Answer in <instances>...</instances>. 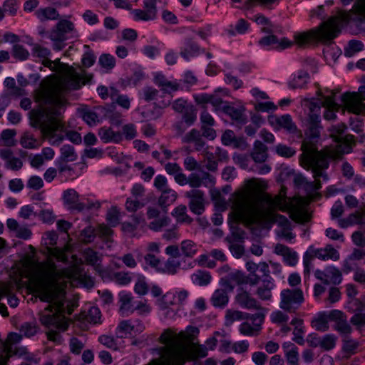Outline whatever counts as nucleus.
<instances>
[{
  "instance_id": "nucleus-13",
  "label": "nucleus",
  "mask_w": 365,
  "mask_h": 365,
  "mask_svg": "<svg viewBox=\"0 0 365 365\" xmlns=\"http://www.w3.org/2000/svg\"><path fill=\"white\" fill-rule=\"evenodd\" d=\"M200 173H192L190 174V186L192 188H197L202 185L205 187L213 186L215 183V178L209 173L199 170Z\"/></svg>"
},
{
  "instance_id": "nucleus-39",
  "label": "nucleus",
  "mask_w": 365,
  "mask_h": 365,
  "mask_svg": "<svg viewBox=\"0 0 365 365\" xmlns=\"http://www.w3.org/2000/svg\"><path fill=\"white\" fill-rule=\"evenodd\" d=\"M71 250V246L67 244L64 246L63 249H61L58 247L48 248V252L49 253L51 257L56 258L58 261L66 262L68 260V257L67 255H66V252H70Z\"/></svg>"
},
{
  "instance_id": "nucleus-24",
  "label": "nucleus",
  "mask_w": 365,
  "mask_h": 365,
  "mask_svg": "<svg viewBox=\"0 0 365 365\" xmlns=\"http://www.w3.org/2000/svg\"><path fill=\"white\" fill-rule=\"evenodd\" d=\"M272 125H276L279 128H282L289 133H294L297 130V126L292 122L289 115H284L280 117H272L269 119Z\"/></svg>"
},
{
  "instance_id": "nucleus-32",
  "label": "nucleus",
  "mask_w": 365,
  "mask_h": 365,
  "mask_svg": "<svg viewBox=\"0 0 365 365\" xmlns=\"http://www.w3.org/2000/svg\"><path fill=\"white\" fill-rule=\"evenodd\" d=\"M331 311L324 312L318 315V317L313 322L315 329L320 331H326L329 329V321L332 320L331 317Z\"/></svg>"
},
{
  "instance_id": "nucleus-46",
  "label": "nucleus",
  "mask_w": 365,
  "mask_h": 365,
  "mask_svg": "<svg viewBox=\"0 0 365 365\" xmlns=\"http://www.w3.org/2000/svg\"><path fill=\"white\" fill-rule=\"evenodd\" d=\"M182 120L184 121L187 126H191L196 121L197 110L192 105L187 108V109L182 113Z\"/></svg>"
},
{
  "instance_id": "nucleus-57",
  "label": "nucleus",
  "mask_w": 365,
  "mask_h": 365,
  "mask_svg": "<svg viewBox=\"0 0 365 365\" xmlns=\"http://www.w3.org/2000/svg\"><path fill=\"white\" fill-rule=\"evenodd\" d=\"M198 49L199 47L195 43L191 40H187L186 46L180 51V55L185 59L188 60L190 56L195 54Z\"/></svg>"
},
{
  "instance_id": "nucleus-56",
  "label": "nucleus",
  "mask_w": 365,
  "mask_h": 365,
  "mask_svg": "<svg viewBox=\"0 0 365 365\" xmlns=\"http://www.w3.org/2000/svg\"><path fill=\"white\" fill-rule=\"evenodd\" d=\"M202 155L205 160L207 161L205 165L206 168L211 172H216L217 170V162L215 160L214 153L209 152L206 149L203 150Z\"/></svg>"
},
{
  "instance_id": "nucleus-58",
  "label": "nucleus",
  "mask_w": 365,
  "mask_h": 365,
  "mask_svg": "<svg viewBox=\"0 0 365 365\" xmlns=\"http://www.w3.org/2000/svg\"><path fill=\"white\" fill-rule=\"evenodd\" d=\"M144 260L147 265L155 269L158 272L161 267V261L155 254L146 253L144 256Z\"/></svg>"
},
{
  "instance_id": "nucleus-2",
  "label": "nucleus",
  "mask_w": 365,
  "mask_h": 365,
  "mask_svg": "<svg viewBox=\"0 0 365 365\" xmlns=\"http://www.w3.org/2000/svg\"><path fill=\"white\" fill-rule=\"evenodd\" d=\"M265 186L264 182L256 178L246 181L245 189L235 192L230 198L232 212L230 216L236 222L252 224L259 222L269 227L277 224L279 228L287 226L291 222L284 215L276 212L277 210L289 211L292 220L304 223L309 220L308 212L299 205L287 202L284 195L274 197L264 196L263 201L266 207L261 210L259 207V197L257 192Z\"/></svg>"
},
{
  "instance_id": "nucleus-53",
  "label": "nucleus",
  "mask_w": 365,
  "mask_h": 365,
  "mask_svg": "<svg viewBox=\"0 0 365 365\" xmlns=\"http://www.w3.org/2000/svg\"><path fill=\"white\" fill-rule=\"evenodd\" d=\"M309 79V74L307 72L301 71L298 73L297 76L289 83V85L293 88H302L307 83Z\"/></svg>"
},
{
  "instance_id": "nucleus-45",
  "label": "nucleus",
  "mask_w": 365,
  "mask_h": 365,
  "mask_svg": "<svg viewBox=\"0 0 365 365\" xmlns=\"http://www.w3.org/2000/svg\"><path fill=\"white\" fill-rule=\"evenodd\" d=\"M364 48V44L361 41L358 40H351L349 41L346 47L344 49L346 56L351 57L357 52L361 51Z\"/></svg>"
},
{
  "instance_id": "nucleus-27",
  "label": "nucleus",
  "mask_w": 365,
  "mask_h": 365,
  "mask_svg": "<svg viewBox=\"0 0 365 365\" xmlns=\"http://www.w3.org/2000/svg\"><path fill=\"white\" fill-rule=\"evenodd\" d=\"M98 135L104 142L118 143L122 140V135L119 132H115L110 128L103 127L99 129Z\"/></svg>"
},
{
  "instance_id": "nucleus-18",
  "label": "nucleus",
  "mask_w": 365,
  "mask_h": 365,
  "mask_svg": "<svg viewBox=\"0 0 365 365\" xmlns=\"http://www.w3.org/2000/svg\"><path fill=\"white\" fill-rule=\"evenodd\" d=\"M65 205L69 210L81 212L83 210V202L79 200L78 192L73 189H68L63 192Z\"/></svg>"
},
{
  "instance_id": "nucleus-26",
  "label": "nucleus",
  "mask_w": 365,
  "mask_h": 365,
  "mask_svg": "<svg viewBox=\"0 0 365 365\" xmlns=\"http://www.w3.org/2000/svg\"><path fill=\"white\" fill-rule=\"evenodd\" d=\"M282 348L288 365H299L297 347L291 342H286L283 344Z\"/></svg>"
},
{
  "instance_id": "nucleus-21",
  "label": "nucleus",
  "mask_w": 365,
  "mask_h": 365,
  "mask_svg": "<svg viewBox=\"0 0 365 365\" xmlns=\"http://www.w3.org/2000/svg\"><path fill=\"white\" fill-rule=\"evenodd\" d=\"M245 111V108L244 106L234 107L227 104V106L223 107V112L240 125L245 124L247 122Z\"/></svg>"
},
{
  "instance_id": "nucleus-5",
  "label": "nucleus",
  "mask_w": 365,
  "mask_h": 365,
  "mask_svg": "<svg viewBox=\"0 0 365 365\" xmlns=\"http://www.w3.org/2000/svg\"><path fill=\"white\" fill-rule=\"evenodd\" d=\"M353 22L359 30L365 32V0H356L350 13L341 12L315 29L294 34V41L300 48H306L317 41H325L335 38L344 24Z\"/></svg>"
},
{
  "instance_id": "nucleus-28",
  "label": "nucleus",
  "mask_w": 365,
  "mask_h": 365,
  "mask_svg": "<svg viewBox=\"0 0 365 365\" xmlns=\"http://www.w3.org/2000/svg\"><path fill=\"white\" fill-rule=\"evenodd\" d=\"M36 15L41 21L58 20L60 19V14L58 11L51 6L38 9L36 11Z\"/></svg>"
},
{
  "instance_id": "nucleus-23",
  "label": "nucleus",
  "mask_w": 365,
  "mask_h": 365,
  "mask_svg": "<svg viewBox=\"0 0 365 365\" xmlns=\"http://www.w3.org/2000/svg\"><path fill=\"white\" fill-rule=\"evenodd\" d=\"M274 287L271 279H264L262 284L257 288L255 294L263 301L270 300L272 297V290Z\"/></svg>"
},
{
  "instance_id": "nucleus-29",
  "label": "nucleus",
  "mask_w": 365,
  "mask_h": 365,
  "mask_svg": "<svg viewBox=\"0 0 365 365\" xmlns=\"http://www.w3.org/2000/svg\"><path fill=\"white\" fill-rule=\"evenodd\" d=\"M177 196V192L171 188L161 191V195L158 201V205L165 209L176 200Z\"/></svg>"
},
{
  "instance_id": "nucleus-38",
  "label": "nucleus",
  "mask_w": 365,
  "mask_h": 365,
  "mask_svg": "<svg viewBox=\"0 0 365 365\" xmlns=\"http://www.w3.org/2000/svg\"><path fill=\"white\" fill-rule=\"evenodd\" d=\"M172 215L180 223L190 224L192 222V219L187 214V207L185 205H180L176 207L173 210Z\"/></svg>"
},
{
  "instance_id": "nucleus-60",
  "label": "nucleus",
  "mask_w": 365,
  "mask_h": 365,
  "mask_svg": "<svg viewBox=\"0 0 365 365\" xmlns=\"http://www.w3.org/2000/svg\"><path fill=\"white\" fill-rule=\"evenodd\" d=\"M275 151L278 155L287 158L292 157L296 153L294 149L283 144L277 145L275 147Z\"/></svg>"
},
{
  "instance_id": "nucleus-25",
  "label": "nucleus",
  "mask_w": 365,
  "mask_h": 365,
  "mask_svg": "<svg viewBox=\"0 0 365 365\" xmlns=\"http://www.w3.org/2000/svg\"><path fill=\"white\" fill-rule=\"evenodd\" d=\"M250 155L255 163H264L268 157L267 147L261 141L256 140L254 143L253 149Z\"/></svg>"
},
{
  "instance_id": "nucleus-3",
  "label": "nucleus",
  "mask_w": 365,
  "mask_h": 365,
  "mask_svg": "<svg viewBox=\"0 0 365 365\" xmlns=\"http://www.w3.org/2000/svg\"><path fill=\"white\" fill-rule=\"evenodd\" d=\"M305 106L309 110L308 118V130L307 137L302 145V154L300 155V164L307 170H312L314 180L307 182V188L317 190L321 188V182L328 180L326 170L329 168V160H339L344 153H350L348 146L347 150H331L325 148L320 151L317 150L315 142L319 135L320 128V106L314 100L307 101Z\"/></svg>"
},
{
  "instance_id": "nucleus-7",
  "label": "nucleus",
  "mask_w": 365,
  "mask_h": 365,
  "mask_svg": "<svg viewBox=\"0 0 365 365\" xmlns=\"http://www.w3.org/2000/svg\"><path fill=\"white\" fill-rule=\"evenodd\" d=\"M304 294L300 289H284L280 293L279 307L289 313H294L303 303Z\"/></svg>"
},
{
  "instance_id": "nucleus-9",
  "label": "nucleus",
  "mask_w": 365,
  "mask_h": 365,
  "mask_svg": "<svg viewBox=\"0 0 365 365\" xmlns=\"http://www.w3.org/2000/svg\"><path fill=\"white\" fill-rule=\"evenodd\" d=\"M73 22L66 19L60 20L49 33L51 40L66 41L67 35L75 31Z\"/></svg>"
},
{
  "instance_id": "nucleus-36",
  "label": "nucleus",
  "mask_w": 365,
  "mask_h": 365,
  "mask_svg": "<svg viewBox=\"0 0 365 365\" xmlns=\"http://www.w3.org/2000/svg\"><path fill=\"white\" fill-rule=\"evenodd\" d=\"M83 257L88 264L98 269L101 257L97 252L91 248H87L83 250Z\"/></svg>"
},
{
  "instance_id": "nucleus-44",
  "label": "nucleus",
  "mask_w": 365,
  "mask_h": 365,
  "mask_svg": "<svg viewBox=\"0 0 365 365\" xmlns=\"http://www.w3.org/2000/svg\"><path fill=\"white\" fill-rule=\"evenodd\" d=\"M120 302L121 304L120 306V312L123 315L128 314L129 312L132 313L134 311L131 304L132 297L130 294H120Z\"/></svg>"
},
{
  "instance_id": "nucleus-34",
  "label": "nucleus",
  "mask_w": 365,
  "mask_h": 365,
  "mask_svg": "<svg viewBox=\"0 0 365 365\" xmlns=\"http://www.w3.org/2000/svg\"><path fill=\"white\" fill-rule=\"evenodd\" d=\"M229 302L227 292L222 289H216L211 297V302L215 307H224Z\"/></svg>"
},
{
  "instance_id": "nucleus-10",
  "label": "nucleus",
  "mask_w": 365,
  "mask_h": 365,
  "mask_svg": "<svg viewBox=\"0 0 365 365\" xmlns=\"http://www.w3.org/2000/svg\"><path fill=\"white\" fill-rule=\"evenodd\" d=\"M237 304L247 309H260L261 306L259 302L243 287H239L235 297Z\"/></svg>"
},
{
  "instance_id": "nucleus-31",
  "label": "nucleus",
  "mask_w": 365,
  "mask_h": 365,
  "mask_svg": "<svg viewBox=\"0 0 365 365\" xmlns=\"http://www.w3.org/2000/svg\"><path fill=\"white\" fill-rule=\"evenodd\" d=\"M181 263L178 259L168 258L163 265L161 264L159 272L174 275L178 272Z\"/></svg>"
},
{
  "instance_id": "nucleus-8",
  "label": "nucleus",
  "mask_w": 365,
  "mask_h": 365,
  "mask_svg": "<svg viewBox=\"0 0 365 365\" xmlns=\"http://www.w3.org/2000/svg\"><path fill=\"white\" fill-rule=\"evenodd\" d=\"M344 108L354 114L365 111V86L359 87L357 93H345L341 97Z\"/></svg>"
},
{
  "instance_id": "nucleus-41",
  "label": "nucleus",
  "mask_w": 365,
  "mask_h": 365,
  "mask_svg": "<svg viewBox=\"0 0 365 365\" xmlns=\"http://www.w3.org/2000/svg\"><path fill=\"white\" fill-rule=\"evenodd\" d=\"M291 324L294 326V329L293 331L294 338L293 340L300 345H303L304 344V340L303 338V327H302V320L294 318L292 320Z\"/></svg>"
},
{
  "instance_id": "nucleus-19",
  "label": "nucleus",
  "mask_w": 365,
  "mask_h": 365,
  "mask_svg": "<svg viewBox=\"0 0 365 365\" xmlns=\"http://www.w3.org/2000/svg\"><path fill=\"white\" fill-rule=\"evenodd\" d=\"M183 143H193L196 151H201L205 145V141L201 135L200 130L193 128L182 138Z\"/></svg>"
},
{
  "instance_id": "nucleus-59",
  "label": "nucleus",
  "mask_w": 365,
  "mask_h": 365,
  "mask_svg": "<svg viewBox=\"0 0 365 365\" xmlns=\"http://www.w3.org/2000/svg\"><path fill=\"white\" fill-rule=\"evenodd\" d=\"M16 130L12 129H6L3 130L1 133V138L4 141V145L8 147L14 146L16 144L14 136Z\"/></svg>"
},
{
  "instance_id": "nucleus-50",
  "label": "nucleus",
  "mask_w": 365,
  "mask_h": 365,
  "mask_svg": "<svg viewBox=\"0 0 365 365\" xmlns=\"http://www.w3.org/2000/svg\"><path fill=\"white\" fill-rule=\"evenodd\" d=\"M170 221V220L168 217L163 216L150 222L148 225V227L153 231L159 232L163 227H167L169 225Z\"/></svg>"
},
{
  "instance_id": "nucleus-14",
  "label": "nucleus",
  "mask_w": 365,
  "mask_h": 365,
  "mask_svg": "<svg viewBox=\"0 0 365 365\" xmlns=\"http://www.w3.org/2000/svg\"><path fill=\"white\" fill-rule=\"evenodd\" d=\"M333 322L336 323L335 329L341 334L346 336L351 332V327L347 322L346 316L344 313L338 309L331 310V315Z\"/></svg>"
},
{
  "instance_id": "nucleus-52",
  "label": "nucleus",
  "mask_w": 365,
  "mask_h": 365,
  "mask_svg": "<svg viewBox=\"0 0 365 365\" xmlns=\"http://www.w3.org/2000/svg\"><path fill=\"white\" fill-rule=\"evenodd\" d=\"M20 334L26 337H31L38 331V327L36 324L26 322L19 329Z\"/></svg>"
},
{
  "instance_id": "nucleus-12",
  "label": "nucleus",
  "mask_w": 365,
  "mask_h": 365,
  "mask_svg": "<svg viewBox=\"0 0 365 365\" xmlns=\"http://www.w3.org/2000/svg\"><path fill=\"white\" fill-rule=\"evenodd\" d=\"M185 197L190 199L189 208L195 214L200 215L205 210L204 193L197 189L186 192Z\"/></svg>"
},
{
  "instance_id": "nucleus-4",
  "label": "nucleus",
  "mask_w": 365,
  "mask_h": 365,
  "mask_svg": "<svg viewBox=\"0 0 365 365\" xmlns=\"http://www.w3.org/2000/svg\"><path fill=\"white\" fill-rule=\"evenodd\" d=\"M42 275L48 283L40 289L38 297L49 304L38 313L39 321L48 329L65 331L68 328L65 314H71L77 305L65 299V292L58 285V280L64 277L72 278L73 274L67 269H57L49 259L42 267Z\"/></svg>"
},
{
  "instance_id": "nucleus-1",
  "label": "nucleus",
  "mask_w": 365,
  "mask_h": 365,
  "mask_svg": "<svg viewBox=\"0 0 365 365\" xmlns=\"http://www.w3.org/2000/svg\"><path fill=\"white\" fill-rule=\"evenodd\" d=\"M92 77L91 74H87L84 70L81 69L78 73L73 68H70L56 81L41 84L35 91L34 101L38 107L29 112L31 125L40 129L51 145L58 146L63 140V136L56 132L63 128V114L68 105L65 93L79 89L82 85L89 82Z\"/></svg>"
},
{
  "instance_id": "nucleus-22",
  "label": "nucleus",
  "mask_w": 365,
  "mask_h": 365,
  "mask_svg": "<svg viewBox=\"0 0 365 365\" xmlns=\"http://www.w3.org/2000/svg\"><path fill=\"white\" fill-rule=\"evenodd\" d=\"M274 252L275 254L282 256L284 260L289 266H294L297 264V253L292 251L288 247L282 244H277L274 247Z\"/></svg>"
},
{
  "instance_id": "nucleus-47",
  "label": "nucleus",
  "mask_w": 365,
  "mask_h": 365,
  "mask_svg": "<svg viewBox=\"0 0 365 365\" xmlns=\"http://www.w3.org/2000/svg\"><path fill=\"white\" fill-rule=\"evenodd\" d=\"M100 66L106 71H110L115 66V59L113 56L108 53H103L98 59Z\"/></svg>"
},
{
  "instance_id": "nucleus-61",
  "label": "nucleus",
  "mask_w": 365,
  "mask_h": 365,
  "mask_svg": "<svg viewBox=\"0 0 365 365\" xmlns=\"http://www.w3.org/2000/svg\"><path fill=\"white\" fill-rule=\"evenodd\" d=\"M244 319V314L238 310L227 309L226 311V324H231L235 321H240Z\"/></svg>"
},
{
  "instance_id": "nucleus-63",
  "label": "nucleus",
  "mask_w": 365,
  "mask_h": 365,
  "mask_svg": "<svg viewBox=\"0 0 365 365\" xmlns=\"http://www.w3.org/2000/svg\"><path fill=\"white\" fill-rule=\"evenodd\" d=\"M21 145L28 149H32L36 147V140L34 138L33 135L25 133L22 135L21 140Z\"/></svg>"
},
{
  "instance_id": "nucleus-55",
  "label": "nucleus",
  "mask_w": 365,
  "mask_h": 365,
  "mask_svg": "<svg viewBox=\"0 0 365 365\" xmlns=\"http://www.w3.org/2000/svg\"><path fill=\"white\" fill-rule=\"evenodd\" d=\"M22 335L17 333H10L8 335L6 341L4 343L6 352L15 349L17 344L21 341Z\"/></svg>"
},
{
  "instance_id": "nucleus-15",
  "label": "nucleus",
  "mask_w": 365,
  "mask_h": 365,
  "mask_svg": "<svg viewBox=\"0 0 365 365\" xmlns=\"http://www.w3.org/2000/svg\"><path fill=\"white\" fill-rule=\"evenodd\" d=\"M309 253L312 257H317L322 260H338L339 259V252L331 245H327L324 248L315 249L312 247L309 248Z\"/></svg>"
},
{
  "instance_id": "nucleus-33",
  "label": "nucleus",
  "mask_w": 365,
  "mask_h": 365,
  "mask_svg": "<svg viewBox=\"0 0 365 365\" xmlns=\"http://www.w3.org/2000/svg\"><path fill=\"white\" fill-rule=\"evenodd\" d=\"M50 54L51 52L47 48L43 47L38 44L34 45L32 48L33 56L42 59L43 64L47 67H51L53 63L51 60L48 59Z\"/></svg>"
},
{
  "instance_id": "nucleus-16",
  "label": "nucleus",
  "mask_w": 365,
  "mask_h": 365,
  "mask_svg": "<svg viewBox=\"0 0 365 365\" xmlns=\"http://www.w3.org/2000/svg\"><path fill=\"white\" fill-rule=\"evenodd\" d=\"M0 157L5 160V168L13 171H19L23 168V161L13 155L10 149H0Z\"/></svg>"
},
{
  "instance_id": "nucleus-30",
  "label": "nucleus",
  "mask_w": 365,
  "mask_h": 365,
  "mask_svg": "<svg viewBox=\"0 0 365 365\" xmlns=\"http://www.w3.org/2000/svg\"><path fill=\"white\" fill-rule=\"evenodd\" d=\"M180 251L184 257L192 258L198 251L197 244L191 240H185L180 242Z\"/></svg>"
},
{
  "instance_id": "nucleus-49",
  "label": "nucleus",
  "mask_w": 365,
  "mask_h": 365,
  "mask_svg": "<svg viewBox=\"0 0 365 365\" xmlns=\"http://www.w3.org/2000/svg\"><path fill=\"white\" fill-rule=\"evenodd\" d=\"M6 284L9 286V290L8 293L4 294L2 292V294L1 295V299L3 297H7L8 304L10 305V307H14V308L16 307L19 304V299L14 294L15 284L13 282L9 281V282H6Z\"/></svg>"
},
{
  "instance_id": "nucleus-54",
  "label": "nucleus",
  "mask_w": 365,
  "mask_h": 365,
  "mask_svg": "<svg viewBox=\"0 0 365 365\" xmlns=\"http://www.w3.org/2000/svg\"><path fill=\"white\" fill-rule=\"evenodd\" d=\"M12 55L19 61H25L29 58V52L24 46L16 43L12 47Z\"/></svg>"
},
{
  "instance_id": "nucleus-43",
  "label": "nucleus",
  "mask_w": 365,
  "mask_h": 365,
  "mask_svg": "<svg viewBox=\"0 0 365 365\" xmlns=\"http://www.w3.org/2000/svg\"><path fill=\"white\" fill-rule=\"evenodd\" d=\"M81 318L87 322L97 324L101 319V312L98 308L92 307L87 312L81 314Z\"/></svg>"
},
{
  "instance_id": "nucleus-35",
  "label": "nucleus",
  "mask_w": 365,
  "mask_h": 365,
  "mask_svg": "<svg viewBox=\"0 0 365 365\" xmlns=\"http://www.w3.org/2000/svg\"><path fill=\"white\" fill-rule=\"evenodd\" d=\"M16 355L19 357H23L24 359L29 362L38 364V361L35 358L33 354L28 351V349L24 346H16L15 349H11L6 352V356Z\"/></svg>"
},
{
  "instance_id": "nucleus-51",
  "label": "nucleus",
  "mask_w": 365,
  "mask_h": 365,
  "mask_svg": "<svg viewBox=\"0 0 365 365\" xmlns=\"http://www.w3.org/2000/svg\"><path fill=\"white\" fill-rule=\"evenodd\" d=\"M101 108H97L96 110H85L83 113V119L89 125H94L99 121V116L96 111L101 110Z\"/></svg>"
},
{
  "instance_id": "nucleus-20",
  "label": "nucleus",
  "mask_w": 365,
  "mask_h": 365,
  "mask_svg": "<svg viewBox=\"0 0 365 365\" xmlns=\"http://www.w3.org/2000/svg\"><path fill=\"white\" fill-rule=\"evenodd\" d=\"M353 305L356 307V309L349 307L348 310L350 312H354V314L351 318V323L358 327H361L365 325V309H362V303L359 299L353 301Z\"/></svg>"
},
{
  "instance_id": "nucleus-17",
  "label": "nucleus",
  "mask_w": 365,
  "mask_h": 365,
  "mask_svg": "<svg viewBox=\"0 0 365 365\" xmlns=\"http://www.w3.org/2000/svg\"><path fill=\"white\" fill-rule=\"evenodd\" d=\"M346 126L344 124L333 126L331 130V135L334 137L336 141L341 142L342 143L339 145L336 148H331V150H337L341 149L346 150H347L346 146H348L350 150H351V143L353 141V137L351 135H346L345 137L341 136Z\"/></svg>"
},
{
  "instance_id": "nucleus-11",
  "label": "nucleus",
  "mask_w": 365,
  "mask_h": 365,
  "mask_svg": "<svg viewBox=\"0 0 365 365\" xmlns=\"http://www.w3.org/2000/svg\"><path fill=\"white\" fill-rule=\"evenodd\" d=\"M331 95L327 96H324L322 93H319L322 96L323 101L317 102L320 106V108L323 106L325 108L323 116L327 120H335L336 118V112L341 108V106L336 103L334 99V93L333 91H331Z\"/></svg>"
},
{
  "instance_id": "nucleus-40",
  "label": "nucleus",
  "mask_w": 365,
  "mask_h": 365,
  "mask_svg": "<svg viewBox=\"0 0 365 365\" xmlns=\"http://www.w3.org/2000/svg\"><path fill=\"white\" fill-rule=\"evenodd\" d=\"M211 275L209 272L202 270H198L191 276L192 282L199 286H205L211 281Z\"/></svg>"
},
{
  "instance_id": "nucleus-64",
  "label": "nucleus",
  "mask_w": 365,
  "mask_h": 365,
  "mask_svg": "<svg viewBox=\"0 0 365 365\" xmlns=\"http://www.w3.org/2000/svg\"><path fill=\"white\" fill-rule=\"evenodd\" d=\"M336 337L333 334H327L321 339L320 346L325 350H330L335 346Z\"/></svg>"
},
{
  "instance_id": "nucleus-37",
  "label": "nucleus",
  "mask_w": 365,
  "mask_h": 365,
  "mask_svg": "<svg viewBox=\"0 0 365 365\" xmlns=\"http://www.w3.org/2000/svg\"><path fill=\"white\" fill-rule=\"evenodd\" d=\"M110 97L112 101L125 109L130 108V101L125 95H120L117 89L111 87L110 88Z\"/></svg>"
},
{
  "instance_id": "nucleus-6",
  "label": "nucleus",
  "mask_w": 365,
  "mask_h": 365,
  "mask_svg": "<svg viewBox=\"0 0 365 365\" xmlns=\"http://www.w3.org/2000/svg\"><path fill=\"white\" fill-rule=\"evenodd\" d=\"M164 346L160 349V355L166 365H183L185 362L187 340L184 332L175 333L170 329L165 330L159 338Z\"/></svg>"
},
{
  "instance_id": "nucleus-42",
  "label": "nucleus",
  "mask_w": 365,
  "mask_h": 365,
  "mask_svg": "<svg viewBox=\"0 0 365 365\" xmlns=\"http://www.w3.org/2000/svg\"><path fill=\"white\" fill-rule=\"evenodd\" d=\"M61 159L65 162H72L77 159V154L73 146L64 145L61 148Z\"/></svg>"
},
{
  "instance_id": "nucleus-62",
  "label": "nucleus",
  "mask_w": 365,
  "mask_h": 365,
  "mask_svg": "<svg viewBox=\"0 0 365 365\" xmlns=\"http://www.w3.org/2000/svg\"><path fill=\"white\" fill-rule=\"evenodd\" d=\"M96 235V230L93 227L89 226L81 231L80 237L83 242L88 243L93 241Z\"/></svg>"
},
{
  "instance_id": "nucleus-48",
  "label": "nucleus",
  "mask_w": 365,
  "mask_h": 365,
  "mask_svg": "<svg viewBox=\"0 0 365 365\" xmlns=\"http://www.w3.org/2000/svg\"><path fill=\"white\" fill-rule=\"evenodd\" d=\"M327 277L329 279V284H339L341 283L342 277L341 272L334 267H328L326 268Z\"/></svg>"
}]
</instances>
